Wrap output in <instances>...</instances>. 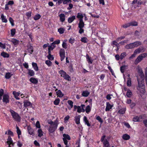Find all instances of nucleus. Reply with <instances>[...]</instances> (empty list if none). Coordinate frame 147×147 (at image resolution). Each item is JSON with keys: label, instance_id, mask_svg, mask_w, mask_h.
Returning a JSON list of instances; mask_svg holds the SVG:
<instances>
[{"label": "nucleus", "instance_id": "f257e3e1", "mask_svg": "<svg viewBox=\"0 0 147 147\" xmlns=\"http://www.w3.org/2000/svg\"><path fill=\"white\" fill-rule=\"evenodd\" d=\"M10 112L11 113L12 118L14 120L18 122L20 121L21 117L17 113L11 109L10 110Z\"/></svg>", "mask_w": 147, "mask_h": 147}, {"label": "nucleus", "instance_id": "f03ea898", "mask_svg": "<svg viewBox=\"0 0 147 147\" xmlns=\"http://www.w3.org/2000/svg\"><path fill=\"white\" fill-rule=\"evenodd\" d=\"M59 73L60 74L61 76L63 77L65 79L68 81H71V78L70 76L63 70L59 71Z\"/></svg>", "mask_w": 147, "mask_h": 147}, {"label": "nucleus", "instance_id": "7ed1b4c3", "mask_svg": "<svg viewBox=\"0 0 147 147\" xmlns=\"http://www.w3.org/2000/svg\"><path fill=\"white\" fill-rule=\"evenodd\" d=\"M146 118V115H143L134 117L133 118V121L134 122L142 121L143 119H145Z\"/></svg>", "mask_w": 147, "mask_h": 147}, {"label": "nucleus", "instance_id": "20e7f679", "mask_svg": "<svg viewBox=\"0 0 147 147\" xmlns=\"http://www.w3.org/2000/svg\"><path fill=\"white\" fill-rule=\"evenodd\" d=\"M57 126L58 123H57L50 125L48 129L50 133L53 132L57 129Z\"/></svg>", "mask_w": 147, "mask_h": 147}, {"label": "nucleus", "instance_id": "39448f33", "mask_svg": "<svg viewBox=\"0 0 147 147\" xmlns=\"http://www.w3.org/2000/svg\"><path fill=\"white\" fill-rule=\"evenodd\" d=\"M63 140L64 143L65 145H67L68 144L67 140H70V138L68 135L65 134L63 135Z\"/></svg>", "mask_w": 147, "mask_h": 147}, {"label": "nucleus", "instance_id": "423d86ee", "mask_svg": "<svg viewBox=\"0 0 147 147\" xmlns=\"http://www.w3.org/2000/svg\"><path fill=\"white\" fill-rule=\"evenodd\" d=\"M3 101L6 103H8L9 102V96L8 94H5L3 95Z\"/></svg>", "mask_w": 147, "mask_h": 147}, {"label": "nucleus", "instance_id": "0eeeda50", "mask_svg": "<svg viewBox=\"0 0 147 147\" xmlns=\"http://www.w3.org/2000/svg\"><path fill=\"white\" fill-rule=\"evenodd\" d=\"M144 79H140L139 77L137 78V80L138 82V86L141 87V86H145L144 84Z\"/></svg>", "mask_w": 147, "mask_h": 147}, {"label": "nucleus", "instance_id": "6e6552de", "mask_svg": "<svg viewBox=\"0 0 147 147\" xmlns=\"http://www.w3.org/2000/svg\"><path fill=\"white\" fill-rule=\"evenodd\" d=\"M60 55L61 61H63L65 58V51L64 49H61L60 51Z\"/></svg>", "mask_w": 147, "mask_h": 147}, {"label": "nucleus", "instance_id": "1a4fd4ad", "mask_svg": "<svg viewBox=\"0 0 147 147\" xmlns=\"http://www.w3.org/2000/svg\"><path fill=\"white\" fill-rule=\"evenodd\" d=\"M138 71L141 78L144 79V74L141 68L139 67L138 69Z\"/></svg>", "mask_w": 147, "mask_h": 147}, {"label": "nucleus", "instance_id": "9d476101", "mask_svg": "<svg viewBox=\"0 0 147 147\" xmlns=\"http://www.w3.org/2000/svg\"><path fill=\"white\" fill-rule=\"evenodd\" d=\"M137 89L142 94H144L145 92V86H142L141 87L137 86Z\"/></svg>", "mask_w": 147, "mask_h": 147}, {"label": "nucleus", "instance_id": "9b49d317", "mask_svg": "<svg viewBox=\"0 0 147 147\" xmlns=\"http://www.w3.org/2000/svg\"><path fill=\"white\" fill-rule=\"evenodd\" d=\"M113 107V105H111L109 102H107L106 107L105 109L106 111H109L110 109H111Z\"/></svg>", "mask_w": 147, "mask_h": 147}, {"label": "nucleus", "instance_id": "f8f14e48", "mask_svg": "<svg viewBox=\"0 0 147 147\" xmlns=\"http://www.w3.org/2000/svg\"><path fill=\"white\" fill-rule=\"evenodd\" d=\"M1 19L3 22L7 23V20L6 18V16H4L3 14H1Z\"/></svg>", "mask_w": 147, "mask_h": 147}, {"label": "nucleus", "instance_id": "ddd939ff", "mask_svg": "<svg viewBox=\"0 0 147 147\" xmlns=\"http://www.w3.org/2000/svg\"><path fill=\"white\" fill-rule=\"evenodd\" d=\"M84 15L81 13H78L77 16V18L79 19V21L83 20V18Z\"/></svg>", "mask_w": 147, "mask_h": 147}, {"label": "nucleus", "instance_id": "4468645a", "mask_svg": "<svg viewBox=\"0 0 147 147\" xmlns=\"http://www.w3.org/2000/svg\"><path fill=\"white\" fill-rule=\"evenodd\" d=\"M142 59L141 57V56L139 55L137 58L136 59L135 61V64H137L140 61H141L142 60Z\"/></svg>", "mask_w": 147, "mask_h": 147}, {"label": "nucleus", "instance_id": "2eb2a0df", "mask_svg": "<svg viewBox=\"0 0 147 147\" xmlns=\"http://www.w3.org/2000/svg\"><path fill=\"white\" fill-rule=\"evenodd\" d=\"M78 25V27L79 28H83L85 24L83 20L79 21Z\"/></svg>", "mask_w": 147, "mask_h": 147}, {"label": "nucleus", "instance_id": "dca6fc26", "mask_svg": "<svg viewBox=\"0 0 147 147\" xmlns=\"http://www.w3.org/2000/svg\"><path fill=\"white\" fill-rule=\"evenodd\" d=\"M86 58L87 61L89 64H91L92 63L93 60L90 57H89L88 55H86Z\"/></svg>", "mask_w": 147, "mask_h": 147}, {"label": "nucleus", "instance_id": "f3484780", "mask_svg": "<svg viewBox=\"0 0 147 147\" xmlns=\"http://www.w3.org/2000/svg\"><path fill=\"white\" fill-rule=\"evenodd\" d=\"M12 140L10 137H9L7 142L9 145H12L13 146V143L12 142Z\"/></svg>", "mask_w": 147, "mask_h": 147}, {"label": "nucleus", "instance_id": "a211bd4d", "mask_svg": "<svg viewBox=\"0 0 147 147\" xmlns=\"http://www.w3.org/2000/svg\"><path fill=\"white\" fill-rule=\"evenodd\" d=\"M80 116L79 115L78 116H76L75 117V121L76 123L77 124H78L80 123Z\"/></svg>", "mask_w": 147, "mask_h": 147}, {"label": "nucleus", "instance_id": "6ab92c4d", "mask_svg": "<svg viewBox=\"0 0 147 147\" xmlns=\"http://www.w3.org/2000/svg\"><path fill=\"white\" fill-rule=\"evenodd\" d=\"M30 81L32 83L34 84H36L38 82L37 79L34 78H31L30 79Z\"/></svg>", "mask_w": 147, "mask_h": 147}, {"label": "nucleus", "instance_id": "aec40b11", "mask_svg": "<svg viewBox=\"0 0 147 147\" xmlns=\"http://www.w3.org/2000/svg\"><path fill=\"white\" fill-rule=\"evenodd\" d=\"M133 48L137 47L141 44V43L140 42L137 41L132 43Z\"/></svg>", "mask_w": 147, "mask_h": 147}, {"label": "nucleus", "instance_id": "412c9836", "mask_svg": "<svg viewBox=\"0 0 147 147\" xmlns=\"http://www.w3.org/2000/svg\"><path fill=\"white\" fill-rule=\"evenodd\" d=\"M11 42L13 43L15 45H16L18 44L19 42V41L14 38L12 39L11 40Z\"/></svg>", "mask_w": 147, "mask_h": 147}, {"label": "nucleus", "instance_id": "4be33fe9", "mask_svg": "<svg viewBox=\"0 0 147 147\" xmlns=\"http://www.w3.org/2000/svg\"><path fill=\"white\" fill-rule=\"evenodd\" d=\"M90 94V92L87 90L83 91L82 93V95L84 97H87Z\"/></svg>", "mask_w": 147, "mask_h": 147}, {"label": "nucleus", "instance_id": "5701e85b", "mask_svg": "<svg viewBox=\"0 0 147 147\" xmlns=\"http://www.w3.org/2000/svg\"><path fill=\"white\" fill-rule=\"evenodd\" d=\"M60 20L61 22L64 21L65 20V15L64 14L62 13L59 15Z\"/></svg>", "mask_w": 147, "mask_h": 147}, {"label": "nucleus", "instance_id": "b1692460", "mask_svg": "<svg viewBox=\"0 0 147 147\" xmlns=\"http://www.w3.org/2000/svg\"><path fill=\"white\" fill-rule=\"evenodd\" d=\"M122 137L123 139L125 140H128L130 138L129 136L126 134H123V135Z\"/></svg>", "mask_w": 147, "mask_h": 147}, {"label": "nucleus", "instance_id": "393cba45", "mask_svg": "<svg viewBox=\"0 0 147 147\" xmlns=\"http://www.w3.org/2000/svg\"><path fill=\"white\" fill-rule=\"evenodd\" d=\"M56 94L58 97L61 98L64 95V94L60 90H59L56 92Z\"/></svg>", "mask_w": 147, "mask_h": 147}, {"label": "nucleus", "instance_id": "a878e982", "mask_svg": "<svg viewBox=\"0 0 147 147\" xmlns=\"http://www.w3.org/2000/svg\"><path fill=\"white\" fill-rule=\"evenodd\" d=\"M32 65L35 71H38V68L36 63L33 62L32 63Z\"/></svg>", "mask_w": 147, "mask_h": 147}, {"label": "nucleus", "instance_id": "bb28decb", "mask_svg": "<svg viewBox=\"0 0 147 147\" xmlns=\"http://www.w3.org/2000/svg\"><path fill=\"white\" fill-rule=\"evenodd\" d=\"M84 122L85 123V124H86L88 126H90V124L86 117V116L84 117Z\"/></svg>", "mask_w": 147, "mask_h": 147}, {"label": "nucleus", "instance_id": "cd10ccee", "mask_svg": "<svg viewBox=\"0 0 147 147\" xmlns=\"http://www.w3.org/2000/svg\"><path fill=\"white\" fill-rule=\"evenodd\" d=\"M125 108H123L120 109L118 111V113L121 114H123L125 113Z\"/></svg>", "mask_w": 147, "mask_h": 147}, {"label": "nucleus", "instance_id": "c85d7f7f", "mask_svg": "<svg viewBox=\"0 0 147 147\" xmlns=\"http://www.w3.org/2000/svg\"><path fill=\"white\" fill-rule=\"evenodd\" d=\"M76 18L75 16H73L71 17L68 18V21L69 23H71Z\"/></svg>", "mask_w": 147, "mask_h": 147}, {"label": "nucleus", "instance_id": "c756f323", "mask_svg": "<svg viewBox=\"0 0 147 147\" xmlns=\"http://www.w3.org/2000/svg\"><path fill=\"white\" fill-rule=\"evenodd\" d=\"M28 74L30 76H33L34 75L35 73L33 70L28 69Z\"/></svg>", "mask_w": 147, "mask_h": 147}, {"label": "nucleus", "instance_id": "7c9ffc66", "mask_svg": "<svg viewBox=\"0 0 147 147\" xmlns=\"http://www.w3.org/2000/svg\"><path fill=\"white\" fill-rule=\"evenodd\" d=\"M85 111V110L84 109H82L81 107L78 106V108L77 109V112L79 113H80L81 112H84Z\"/></svg>", "mask_w": 147, "mask_h": 147}, {"label": "nucleus", "instance_id": "2f4dec72", "mask_svg": "<svg viewBox=\"0 0 147 147\" xmlns=\"http://www.w3.org/2000/svg\"><path fill=\"white\" fill-rule=\"evenodd\" d=\"M85 110L86 112L87 113H88L91 111V107H90V105H88L86 106V109Z\"/></svg>", "mask_w": 147, "mask_h": 147}, {"label": "nucleus", "instance_id": "473e14b6", "mask_svg": "<svg viewBox=\"0 0 147 147\" xmlns=\"http://www.w3.org/2000/svg\"><path fill=\"white\" fill-rule=\"evenodd\" d=\"M132 43L128 44L125 46V48L127 49H131L133 48Z\"/></svg>", "mask_w": 147, "mask_h": 147}, {"label": "nucleus", "instance_id": "72a5a7b5", "mask_svg": "<svg viewBox=\"0 0 147 147\" xmlns=\"http://www.w3.org/2000/svg\"><path fill=\"white\" fill-rule=\"evenodd\" d=\"M1 55L4 58H7L9 56V55L8 54L4 52L1 53Z\"/></svg>", "mask_w": 147, "mask_h": 147}, {"label": "nucleus", "instance_id": "f704fd0d", "mask_svg": "<svg viewBox=\"0 0 147 147\" xmlns=\"http://www.w3.org/2000/svg\"><path fill=\"white\" fill-rule=\"evenodd\" d=\"M127 84L128 86H130L131 85V79L130 78H129L127 79Z\"/></svg>", "mask_w": 147, "mask_h": 147}, {"label": "nucleus", "instance_id": "c9c22d12", "mask_svg": "<svg viewBox=\"0 0 147 147\" xmlns=\"http://www.w3.org/2000/svg\"><path fill=\"white\" fill-rule=\"evenodd\" d=\"M12 76V74L11 73L8 72L6 74L5 77L6 79H9Z\"/></svg>", "mask_w": 147, "mask_h": 147}, {"label": "nucleus", "instance_id": "e433bc0d", "mask_svg": "<svg viewBox=\"0 0 147 147\" xmlns=\"http://www.w3.org/2000/svg\"><path fill=\"white\" fill-rule=\"evenodd\" d=\"M65 31V29L63 28H60L58 30V32L60 34H63Z\"/></svg>", "mask_w": 147, "mask_h": 147}, {"label": "nucleus", "instance_id": "4c0bfd02", "mask_svg": "<svg viewBox=\"0 0 147 147\" xmlns=\"http://www.w3.org/2000/svg\"><path fill=\"white\" fill-rule=\"evenodd\" d=\"M132 93L131 91L129 90H128L126 94L127 96L128 97H130L131 96Z\"/></svg>", "mask_w": 147, "mask_h": 147}, {"label": "nucleus", "instance_id": "58836bf2", "mask_svg": "<svg viewBox=\"0 0 147 147\" xmlns=\"http://www.w3.org/2000/svg\"><path fill=\"white\" fill-rule=\"evenodd\" d=\"M38 136L41 137L43 135L42 131L41 129H38Z\"/></svg>", "mask_w": 147, "mask_h": 147}, {"label": "nucleus", "instance_id": "ea45409f", "mask_svg": "<svg viewBox=\"0 0 147 147\" xmlns=\"http://www.w3.org/2000/svg\"><path fill=\"white\" fill-rule=\"evenodd\" d=\"M141 52H142V49L140 48H138L135 50L134 53L136 55V54L139 53Z\"/></svg>", "mask_w": 147, "mask_h": 147}, {"label": "nucleus", "instance_id": "a19ab883", "mask_svg": "<svg viewBox=\"0 0 147 147\" xmlns=\"http://www.w3.org/2000/svg\"><path fill=\"white\" fill-rule=\"evenodd\" d=\"M103 147H109V144L107 140H105L104 142V146Z\"/></svg>", "mask_w": 147, "mask_h": 147}, {"label": "nucleus", "instance_id": "79ce46f5", "mask_svg": "<svg viewBox=\"0 0 147 147\" xmlns=\"http://www.w3.org/2000/svg\"><path fill=\"white\" fill-rule=\"evenodd\" d=\"M41 17V16L39 14L36 15L34 17V19L35 20L39 19Z\"/></svg>", "mask_w": 147, "mask_h": 147}, {"label": "nucleus", "instance_id": "37998d69", "mask_svg": "<svg viewBox=\"0 0 147 147\" xmlns=\"http://www.w3.org/2000/svg\"><path fill=\"white\" fill-rule=\"evenodd\" d=\"M81 40L82 42L84 43L87 42L88 41L87 38L85 37L82 38L81 39Z\"/></svg>", "mask_w": 147, "mask_h": 147}, {"label": "nucleus", "instance_id": "c03bdc74", "mask_svg": "<svg viewBox=\"0 0 147 147\" xmlns=\"http://www.w3.org/2000/svg\"><path fill=\"white\" fill-rule=\"evenodd\" d=\"M131 26H137L138 25V23L135 21H132L129 22Z\"/></svg>", "mask_w": 147, "mask_h": 147}, {"label": "nucleus", "instance_id": "a18cd8bd", "mask_svg": "<svg viewBox=\"0 0 147 147\" xmlns=\"http://www.w3.org/2000/svg\"><path fill=\"white\" fill-rule=\"evenodd\" d=\"M60 102V99L59 98H56L54 102V103L55 105H58Z\"/></svg>", "mask_w": 147, "mask_h": 147}, {"label": "nucleus", "instance_id": "49530a36", "mask_svg": "<svg viewBox=\"0 0 147 147\" xmlns=\"http://www.w3.org/2000/svg\"><path fill=\"white\" fill-rule=\"evenodd\" d=\"M16 132L18 134V135H21V133L20 130L19 128V127L16 126Z\"/></svg>", "mask_w": 147, "mask_h": 147}, {"label": "nucleus", "instance_id": "de8ad7c7", "mask_svg": "<svg viewBox=\"0 0 147 147\" xmlns=\"http://www.w3.org/2000/svg\"><path fill=\"white\" fill-rule=\"evenodd\" d=\"M112 43H113V45L116 46L117 47V51L119 49V44L118 43L115 41H113V42Z\"/></svg>", "mask_w": 147, "mask_h": 147}, {"label": "nucleus", "instance_id": "09e8293b", "mask_svg": "<svg viewBox=\"0 0 147 147\" xmlns=\"http://www.w3.org/2000/svg\"><path fill=\"white\" fill-rule=\"evenodd\" d=\"M49 53V55L47 56L48 58L50 60H53V59H54V57H53V56L52 55H51V53Z\"/></svg>", "mask_w": 147, "mask_h": 147}, {"label": "nucleus", "instance_id": "8fccbe9b", "mask_svg": "<svg viewBox=\"0 0 147 147\" xmlns=\"http://www.w3.org/2000/svg\"><path fill=\"white\" fill-rule=\"evenodd\" d=\"M31 105V103L30 102L28 101H26L24 103V106L26 107H27L28 106H30Z\"/></svg>", "mask_w": 147, "mask_h": 147}, {"label": "nucleus", "instance_id": "3c124183", "mask_svg": "<svg viewBox=\"0 0 147 147\" xmlns=\"http://www.w3.org/2000/svg\"><path fill=\"white\" fill-rule=\"evenodd\" d=\"M126 55V53L125 52H123L121 53L120 55V59H123Z\"/></svg>", "mask_w": 147, "mask_h": 147}, {"label": "nucleus", "instance_id": "603ef678", "mask_svg": "<svg viewBox=\"0 0 147 147\" xmlns=\"http://www.w3.org/2000/svg\"><path fill=\"white\" fill-rule=\"evenodd\" d=\"M4 91L3 89H0V100L2 99V96L3 95Z\"/></svg>", "mask_w": 147, "mask_h": 147}, {"label": "nucleus", "instance_id": "864d4df0", "mask_svg": "<svg viewBox=\"0 0 147 147\" xmlns=\"http://www.w3.org/2000/svg\"><path fill=\"white\" fill-rule=\"evenodd\" d=\"M11 36H13L16 33V30L15 29H13L11 30Z\"/></svg>", "mask_w": 147, "mask_h": 147}, {"label": "nucleus", "instance_id": "5fc2aeb1", "mask_svg": "<svg viewBox=\"0 0 147 147\" xmlns=\"http://www.w3.org/2000/svg\"><path fill=\"white\" fill-rule=\"evenodd\" d=\"M35 126L36 127L40 129V125L39 121H37L36 123Z\"/></svg>", "mask_w": 147, "mask_h": 147}, {"label": "nucleus", "instance_id": "6e6d98bb", "mask_svg": "<svg viewBox=\"0 0 147 147\" xmlns=\"http://www.w3.org/2000/svg\"><path fill=\"white\" fill-rule=\"evenodd\" d=\"M13 94L14 96H18L20 94L19 92H17L16 91H14L13 92Z\"/></svg>", "mask_w": 147, "mask_h": 147}, {"label": "nucleus", "instance_id": "4d7b16f0", "mask_svg": "<svg viewBox=\"0 0 147 147\" xmlns=\"http://www.w3.org/2000/svg\"><path fill=\"white\" fill-rule=\"evenodd\" d=\"M67 102H68V104L71 106V108H72V107H73V102L72 101H71V100H68L67 101Z\"/></svg>", "mask_w": 147, "mask_h": 147}, {"label": "nucleus", "instance_id": "13d9d810", "mask_svg": "<svg viewBox=\"0 0 147 147\" xmlns=\"http://www.w3.org/2000/svg\"><path fill=\"white\" fill-rule=\"evenodd\" d=\"M126 66V65L120 67V71L122 73H123L124 71V70L125 69V67Z\"/></svg>", "mask_w": 147, "mask_h": 147}, {"label": "nucleus", "instance_id": "bf43d9fd", "mask_svg": "<svg viewBox=\"0 0 147 147\" xmlns=\"http://www.w3.org/2000/svg\"><path fill=\"white\" fill-rule=\"evenodd\" d=\"M46 64L48 66H51V65L52 63L49 60H47L45 61Z\"/></svg>", "mask_w": 147, "mask_h": 147}, {"label": "nucleus", "instance_id": "052dcab7", "mask_svg": "<svg viewBox=\"0 0 147 147\" xmlns=\"http://www.w3.org/2000/svg\"><path fill=\"white\" fill-rule=\"evenodd\" d=\"M130 26H131V25H130L129 23L123 25L122 27L124 28H127Z\"/></svg>", "mask_w": 147, "mask_h": 147}, {"label": "nucleus", "instance_id": "680f3d73", "mask_svg": "<svg viewBox=\"0 0 147 147\" xmlns=\"http://www.w3.org/2000/svg\"><path fill=\"white\" fill-rule=\"evenodd\" d=\"M48 53H51V51L53 50V49H54V48H53L51 46H48Z\"/></svg>", "mask_w": 147, "mask_h": 147}, {"label": "nucleus", "instance_id": "e2e57ef3", "mask_svg": "<svg viewBox=\"0 0 147 147\" xmlns=\"http://www.w3.org/2000/svg\"><path fill=\"white\" fill-rule=\"evenodd\" d=\"M9 21L10 23L11 24L12 26H13L14 25L13 23L14 21L13 19L11 17H10L9 18Z\"/></svg>", "mask_w": 147, "mask_h": 147}, {"label": "nucleus", "instance_id": "0e129e2a", "mask_svg": "<svg viewBox=\"0 0 147 147\" xmlns=\"http://www.w3.org/2000/svg\"><path fill=\"white\" fill-rule=\"evenodd\" d=\"M62 46L63 48L65 49L67 48V45L66 43L64 42H63L62 44Z\"/></svg>", "mask_w": 147, "mask_h": 147}, {"label": "nucleus", "instance_id": "69168bd1", "mask_svg": "<svg viewBox=\"0 0 147 147\" xmlns=\"http://www.w3.org/2000/svg\"><path fill=\"white\" fill-rule=\"evenodd\" d=\"M96 119L97 120H98L99 122L101 123H102L103 122L102 120L101 117L99 116H98L96 117Z\"/></svg>", "mask_w": 147, "mask_h": 147}, {"label": "nucleus", "instance_id": "338daca9", "mask_svg": "<svg viewBox=\"0 0 147 147\" xmlns=\"http://www.w3.org/2000/svg\"><path fill=\"white\" fill-rule=\"evenodd\" d=\"M143 59V58L146 57L147 56V53H144L140 55Z\"/></svg>", "mask_w": 147, "mask_h": 147}, {"label": "nucleus", "instance_id": "774afa93", "mask_svg": "<svg viewBox=\"0 0 147 147\" xmlns=\"http://www.w3.org/2000/svg\"><path fill=\"white\" fill-rule=\"evenodd\" d=\"M26 15L28 18H29L31 16V13L30 11L26 13Z\"/></svg>", "mask_w": 147, "mask_h": 147}]
</instances>
